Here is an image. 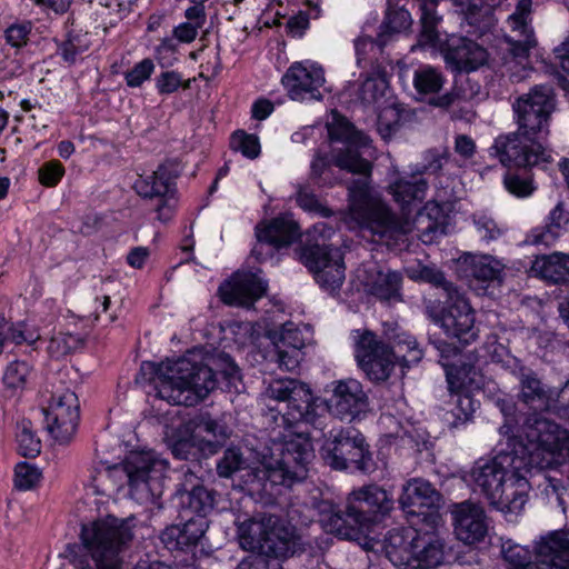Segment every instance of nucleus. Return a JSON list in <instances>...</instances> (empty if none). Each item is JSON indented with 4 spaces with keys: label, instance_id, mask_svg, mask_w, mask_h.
<instances>
[{
    "label": "nucleus",
    "instance_id": "1",
    "mask_svg": "<svg viewBox=\"0 0 569 569\" xmlns=\"http://www.w3.org/2000/svg\"><path fill=\"white\" fill-rule=\"evenodd\" d=\"M331 141L342 142L343 147L333 150L335 166L341 170L360 174L348 187L350 199V219L362 232H369L375 241L398 239L412 230L408 219L397 216L390 207L370 190L369 180L372 171L370 161L363 158L360 149L369 144V139L356 130L343 116L332 111L327 122Z\"/></svg>",
    "mask_w": 569,
    "mask_h": 569
},
{
    "label": "nucleus",
    "instance_id": "2",
    "mask_svg": "<svg viewBox=\"0 0 569 569\" xmlns=\"http://www.w3.org/2000/svg\"><path fill=\"white\" fill-rule=\"evenodd\" d=\"M331 397L323 402L315 398L309 386L291 378L272 380L264 390V397L277 401L276 407H269L268 416L274 425L272 430H290L301 425L315 429L323 428L322 411L327 410L340 420L352 421L368 409V396L362 385L356 379L333 382Z\"/></svg>",
    "mask_w": 569,
    "mask_h": 569
},
{
    "label": "nucleus",
    "instance_id": "3",
    "mask_svg": "<svg viewBox=\"0 0 569 569\" xmlns=\"http://www.w3.org/2000/svg\"><path fill=\"white\" fill-rule=\"evenodd\" d=\"M543 456L521 437L508 438L507 449L492 459H479L470 470V480L499 511L517 513L527 502L528 476L542 468Z\"/></svg>",
    "mask_w": 569,
    "mask_h": 569
},
{
    "label": "nucleus",
    "instance_id": "4",
    "mask_svg": "<svg viewBox=\"0 0 569 569\" xmlns=\"http://www.w3.org/2000/svg\"><path fill=\"white\" fill-rule=\"evenodd\" d=\"M141 371L152 375L157 396L174 406H196L217 387L216 373L197 351L158 365L143 362Z\"/></svg>",
    "mask_w": 569,
    "mask_h": 569
},
{
    "label": "nucleus",
    "instance_id": "5",
    "mask_svg": "<svg viewBox=\"0 0 569 569\" xmlns=\"http://www.w3.org/2000/svg\"><path fill=\"white\" fill-rule=\"evenodd\" d=\"M132 539L126 520L116 517L83 525L80 542L68 545L66 558L74 569H120V552Z\"/></svg>",
    "mask_w": 569,
    "mask_h": 569
},
{
    "label": "nucleus",
    "instance_id": "6",
    "mask_svg": "<svg viewBox=\"0 0 569 569\" xmlns=\"http://www.w3.org/2000/svg\"><path fill=\"white\" fill-rule=\"evenodd\" d=\"M306 433L307 431L301 430L286 436L279 430L278 438H282V441L274 445L279 458L261 462L244 476L246 485L251 491L273 495L274 487H291L307 478L308 465L315 455Z\"/></svg>",
    "mask_w": 569,
    "mask_h": 569
},
{
    "label": "nucleus",
    "instance_id": "7",
    "mask_svg": "<svg viewBox=\"0 0 569 569\" xmlns=\"http://www.w3.org/2000/svg\"><path fill=\"white\" fill-rule=\"evenodd\" d=\"M237 537L244 550L274 559L291 557L302 551L299 539L281 526L279 518L273 515L240 522Z\"/></svg>",
    "mask_w": 569,
    "mask_h": 569
},
{
    "label": "nucleus",
    "instance_id": "8",
    "mask_svg": "<svg viewBox=\"0 0 569 569\" xmlns=\"http://www.w3.org/2000/svg\"><path fill=\"white\" fill-rule=\"evenodd\" d=\"M335 232L326 222L316 223L308 232L316 239L319 236L322 242L307 240L299 251L300 261L313 273L317 283L325 290L335 292L342 286L345 274L343 258L339 249L326 244V239Z\"/></svg>",
    "mask_w": 569,
    "mask_h": 569
},
{
    "label": "nucleus",
    "instance_id": "9",
    "mask_svg": "<svg viewBox=\"0 0 569 569\" xmlns=\"http://www.w3.org/2000/svg\"><path fill=\"white\" fill-rule=\"evenodd\" d=\"M506 569H569V529L548 532L529 548L513 543L502 547Z\"/></svg>",
    "mask_w": 569,
    "mask_h": 569
},
{
    "label": "nucleus",
    "instance_id": "10",
    "mask_svg": "<svg viewBox=\"0 0 569 569\" xmlns=\"http://www.w3.org/2000/svg\"><path fill=\"white\" fill-rule=\"evenodd\" d=\"M326 465L335 470H352L369 473L375 462L365 437L355 428L331 431L321 447Z\"/></svg>",
    "mask_w": 569,
    "mask_h": 569
},
{
    "label": "nucleus",
    "instance_id": "11",
    "mask_svg": "<svg viewBox=\"0 0 569 569\" xmlns=\"http://www.w3.org/2000/svg\"><path fill=\"white\" fill-rule=\"evenodd\" d=\"M512 109L520 132L542 142L549 133V119L555 110L553 90L550 86H536L519 97Z\"/></svg>",
    "mask_w": 569,
    "mask_h": 569
},
{
    "label": "nucleus",
    "instance_id": "12",
    "mask_svg": "<svg viewBox=\"0 0 569 569\" xmlns=\"http://www.w3.org/2000/svg\"><path fill=\"white\" fill-rule=\"evenodd\" d=\"M179 177L178 166L164 162L147 176H139L133 189L143 199L152 202L157 219L168 222L172 219L178 206L176 179Z\"/></svg>",
    "mask_w": 569,
    "mask_h": 569
},
{
    "label": "nucleus",
    "instance_id": "13",
    "mask_svg": "<svg viewBox=\"0 0 569 569\" xmlns=\"http://www.w3.org/2000/svg\"><path fill=\"white\" fill-rule=\"evenodd\" d=\"M489 156L498 159L503 167L527 168L548 163L551 153L543 143L531 136L515 132L499 134L488 149Z\"/></svg>",
    "mask_w": 569,
    "mask_h": 569
},
{
    "label": "nucleus",
    "instance_id": "14",
    "mask_svg": "<svg viewBox=\"0 0 569 569\" xmlns=\"http://www.w3.org/2000/svg\"><path fill=\"white\" fill-rule=\"evenodd\" d=\"M132 495L139 499L161 493L168 462L153 451H131L122 462Z\"/></svg>",
    "mask_w": 569,
    "mask_h": 569
},
{
    "label": "nucleus",
    "instance_id": "15",
    "mask_svg": "<svg viewBox=\"0 0 569 569\" xmlns=\"http://www.w3.org/2000/svg\"><path fill=\"white\" fill-rule=\"evenodd\" d=\"M441 495L427 480L415 478L407 481L402 487V493L399 497V503L403 512L408 516L411 527L428 523L432 528L437 527L440 516L433 510L439 506Z\"/></svg>",
    "mask_w": 569,
    "mask_h": 569
},
{
    "label": "nucleus",
    "instance_id": "16",
    "mask_svg": "<svg viewBox=\"0 0 569 569\" xmlns=\"http://www.w3.org/2000/svg\"><path fill=\"white\" fill-rule=\"evenodd\" d=\"M42 413L48 432L61 443L70 441L80 419L77 395L69 389L53 392Z\"/></svg>",
    "mask_w": 569,
    "mask_h": 569
},
{
    "label": "nucleus",
    "instance_id": "17",
    "mask_svg": "<svg viewBox=\"0 0 569 569\" xmlns=\"http://www.w3.org/2000/svg\"><path fill=\"white\" fill-rule=\"evenodd\" d=\"M355 357L369 379L387 380L392 371L390 348L370 330H353Z\"/></svg>",
    "mask_w": 569,
    "mask_h": 569
},
{
    "label": "nucleus",
    "instance_id": "18",
    "mask_svg": "<svg viewBox=\"0 0 569 569\" xmlns=\"http://www.w3.org/2000/svg\"><path fill=\"white\" fill-rule=\"evenodd\" d=\"M323 68L309 60L293 62L284 72L281 83L290 99L296 101L322 100Z\"/></svg>",
    "mask_w": 569,
    "mask_h": 569
},
{
    "label": "nucleus",
    "instance_id": "19",
    "mask_svg": "<svg viewBox=\"0 0 569 569\" xmlns=\"http://www.w3.org/2000/svg\"><path fill=\"white\" fill-rule=\"evenodd\" d=\"M562 417L568 428H562L540 415L530 416L523 426L526 441H529L533 448H538L542 456L569 450V406L563 409Z\"/></svg>",
    "mask_w": 569,
    "mask_h": 569
},
{
    "label": "nucleus",
    "instance_id": "20",
    "mask_svg": "<svg viewBox=\"0 0 569 569\" xmlns=\"http://www.w3.org/2000/svg\"><path fill=\"white\" fill-rule=\"evenodd\" d=\"M319 522L328 532L340 539L359 541L368 537L371 528L369 518L351 510V502L347 499L345 510H336L330 503L320 505Z\"/></svg>",
    "mask_w": 569,
    "mask_h": 569
},
{
    "label": "nucleus",
    "instance_id": "21",
    "mask_svg": "<svg viewBox=\"0 0 569 569\" xmlns=\"http://www.w3.org/2000/svg\"><path fill=\"white\" fill-rule=\"evenodd\" d=\"M257 242L251 250V257L258 262L271 258L276 250L290 246L299 238V226L296 221L278 217L264 227L256 228Z\"/></svg>",
    "mask_w": 569,
    "mask_h": 569
},
{
    "label": "nucleus",
    "instance_id": "22",
    "mask_svg": "<svg viewBox=\"0 0 569 569\" xmlns=\"http://www.w3.org/2000/svg\"><path fill=\"white\" fill-rule=\"evenodd\" d=\"M440 323L445 332L462 345H469L478 338L475 328V313L461 292L445 300Z\"/></svg>",
    "mask_w": 569,
    "mask_h": 569
},
{
    "label": "nucleus",
    "instance_id": "23",
    "mask_svg": "<svg viewBox=\"0 0 569 569\" xmlns=\"http://www.w3.org/2000/svg\"><path fill=\"white\" fill-rule=\"evenodd\" d=\"M459 273L469 287L479 295H485L490 284L502 282L503 264L489 254L465 253L460 257Z\"/></svg>",
    "mask_w": 569,
    "mask_h": 569
},
{
    "label": "nucleus",
    "instance_id": "24",
    "mask_svg": "<svg viewBox=\"0 0 569 569\" xmlns=\"http://www.w3.org/2000/svg\"><path fill=\"white\" fill-rule=\"evenodd\" d=\"M531 0H518L513 13L507 20L510 33L506 36V40L511 54L518 59L527 58L537 43L531 27Z\"/></svg>",
    "mask_w": 569,
    "mask_h": 569
},
{
    "label": "nucleus",
    "instance_id": "25",
    "mask_svg": "<svg viewBox=\"0 0 569 569\" xmlns=\"http://www.w3.org/2000/svg\"><path fill=\"white\" fill-rule=\"evenodd\" d=\"M256 272H238L231 281L220 286L221 300L229 306L251 307L267 291V282Z\"/></svg>",
    "mask_w": 569,
    "mask_h": 569
},
{
    "label": "nucleus",
    "instance_id": "26",
    "mask_svg": "<svg viewBox=\"0 0 569 569\" xmlns=\"http://www.w3.org/2000/svg\"><path fill=\"white\" fill-rule=\"evenodd\" d=\"M412 536V569H428L440 565L445 556L443 539L436 531V527L428 523L411 527Z\"/></svg>",
    "mask_w": 569,
    "mask_h": 569
},
{
    "label": "nucleus",
    "instance_id": "27",
    "mask_svg": "<svg viewBox=\"0 0 569 569\" xmlns=\"http://www.w3.org/2000/svg\"><path fill=\"white\" fill-rule=\"evenodd\" d=\"M455 533L466 545L483 540L488 526L483 509L473 502L463 501L451 508Z\"/></svg>",
    "mask_w": 569,
    "mask_h": 569
},
{
    "label": "nucleus",
    "instance_id": "28",
    "mask_svg": "<svg viewBox=\"0 0 569 569\" xmlns=\"http://www.w3.org/2000/svg\"><path fill=\"white\" fill-rule=\"evenodd\" d=\"M189 427L202 456L214 455L231 435V429L222 419L212 418L208 412L199 413L191 419Z\"/></svg>",
    "mask_w": 569,
    "mask_h": 569
},
{
    "label": "nucleus",
    "instance_id": "29",
    "mask_svg": "<svg viewBox=\"0 0 569 569\" xmlns=\"http://www.w3.org/2000/svg\"><path fill=\"white\" fill-rule=\"evenodd\" d=\"M446 62L456 71L470 72L487 61V51L475 41L451 37L443 51Z\"/></svg>",
    "mask_w": 569,
    "mask_h": 569
},
{
    "label": "nucleus",
    "instance_id": "30",
    "mask_svg": "<svg viewBox=\"0 0 569 569\" xmlns=\"http://www.w3.org/2000/svg\"><path fill=\"white\" fill-rule=\"evenodd\" d=\"M208 527L207 518L190 517L183 523L167 527L160 540L168 550H190L200 543Z\"/></svg>",
    "mask_w": 569,
    "mask_h": 569
},
{
    "label": "nucleus",
    "instance_id": "31",
    "mask_svg": "<svg viewBox=\"0 0 569 569\" xmlns=\"http://www.w3.org/2000/svg\"><path fill=\"white\" fill-rule=\"evenodd\" d=\"M348 499L351 502V510L369 518L371 525L376 522L378 515H387L393 506L392 498L377 485H368L356 489L349 493Z\"/></svg>",
    "mask_w": 569,
    "mask_h": 569
},
{
    "label": "nucleus",
    "instance_id": "32",
    "mask_svg": "<svg viewBox=\"0 0 569 569\" xmlns=\"http://www.w3.org/2000/svg\"><path fill=\"white\" fill-rule=\"evenodd\" d=\"M197 477L192 472L184 473V481L177 489L180 495L182 507V518H187V512L194 513L193 517H207L213 510L216 503V493L204 486L194 483Z\"/></svg>",
    "mask_w": 569,
    "mask_h": 569
},
{
    "label": "nucleus",
    "instance_id": "33",
    "mask_svg": "<svg viewBox=\"0 0 569 569\" xmlns=\"http://www.w3.org/2000/svg\"><path fill=\"white\" fill-rule=\"evenodd\" d=\"M519 381L518 399L533 410L548 407L550 400L549 388L539 379L530 368L520 366L513 370Z\"/></svg>",
    "mask_w": 569,
    "mask_h": 569
},
{
    "label": "nucleus",
    "instance_id": "34",
    "mask_svg": "<svg viewBox=\"0 0 569 569\" xmlns=\"http://www.w3.org/2000/svg\"><path fill=\"white\" fill-rule=\"evenodd\" d=\"M428 189V181L417 170L411 173L399 176L389 186V191L395 201L400 203L402 207L415 202H422Z\"/></svg>",
    "mask_w": 569,
    "mask_h": 569
},
{
    "label": "nucleus",
    "instance_id": "35",
    "mask_svg": "<svg viewBox=\"0 0 569 569\" xmlns=\"http://www.w3.org/2000/svg\"><path fill=\"white\" fill-rule=\"evenodd\" d=\"M531 270L536 276L549 282H567L569 280V254L553 252L536 257Z\"/></svg>",
    "mask_w": 569,
    "mask_h": 569
},
{
    "label": "nucleus",
    "instance_id": "36",
    "mask_svg": "<svg viewBox=\"0 0 569 569\" xmlns=\"http://www.w3.org/2000/svg\"><path fill=\"white\" fill-rule=\"evenodd\" d=\"M390 355L392 359V368L396 363L402 368H410L417 365L423 357V351L420 348L417 339L405 331L393 333L390 338Z\"/></svg>",
    "mask_w": 569,
    "mask_h": 569
},
{
    "label": "nucleus",
    "instance_id": "37",
    "mask_svg": "<svg viewBox=\"0 0 569 569\" xmlns=\"http://www.w3.org/2000/svg\"><path fill=\"white\" fill-rule=\"evenodd\" d=\"M449 390L451 392H471L480 389L482 377L477 368L471 363L443 362Z\"/></svg>",
    "mask_w": 569,
    "mask_h": 569
},
{
    "label": "nucleus",
    "instance_id": "38",
    "mask_svg": "<svg viewBox=\"0 0 569 569\" xmlns=\"http://www.w3.org/2000/svg\"><path fill=\"white\" fill-rule=\"evenodd\" d=\"M412 536L398 529L388 532L385 539V551L396 567H409L412 563Z\"/></svg>",
    "mask_w": 569,
    "mask_h": 569
},
{
    "label": "nucleus",
    "instance_id": "39",
    "mask_svg": "<svg viewBox=\"0 0 569 569\" xmlns=\"http://www.w3.org/2000/svg\"><path fill=\"white\" fill-rule=\"evenodd\" d=\"M402 277L397 271H377L368 283V291L382 301H399Z\"/></svg>",
    "mask_w": 569,
    "mask_h": 569
},
{
    "label": "nucleus",
    "instance_id": "40",
    "mask_svg": "<svg viewBox=\"0 0 569 569\" xmlns=\"http://www.w3.org/2000/svg\"><path fill=\"white\" fill-rule=\"evenodd\" d=\"M412 23L411 14L403 8L389 9L377 36L378 47L383 48L395 33L407 30Z\"/></svg>",
    "mask_w": 569,
    "mask_h": 569
},
{
    "label": "nucleus",
    "instance_id": "41",
    "mask_svg": "<svg viewBox=\"0 0 569 569\" xmlns=\"http://www.w3.org/2000/svg\"><path fill=\"white\" fill-rule=\"evenodd\" d=\"M445 76L437 68L425 64L415 70L413 87L421 96L436 94L445 84Z\"/></svg>",
    "mask_w": 569,
    "mask_h": 569
},
{
    "label": "nucleus",
    "instance_id": "42",
    "mask_svg": "<svg viewBox=\"0 0 569 569\" xmlns=\"http://www.w3.org/2000/svg\"><path fill=\"white\" fill-rule=\"evenodd\" d=\"M256 467H248L247 459L243 457L242 451L239 448H228L224 450L223 456L217 462V472L219 477L230 478L236 472L246 471L241 478L246 483V477L248 471Z\"/></svg>",
    "mask_w": 569,
    "mask_h": 569
},
{
    "label": "nucleus",
    "instance_id": "43",
    "mask_svg": "<svg viewBox=\"0 0 569 569\" xmlns=\"http://www.w3.org/2000/svg\"><path fill=\"white\" fill-rule=\"evenodd\" d=\"M457 396L456 406L452 410L446 413V421L450 428H458L472 419L477 408V402L471 397L470 392H455Z\"/></svg>",
    "mask_w": 569,
    "mask_h": 569
},
{
    "label": "nucleus",
    "instance_id": "44",
    "mask_svg": "<svg viewBox=\"0 0 569 569\" xmlns=\"http://www.w3.org/2000/svg\"><path fill=\"white\" fill-rule=\"evenodd\" d=\"M437 0H419L421 11V39L433 44L438 40L437 24L440 18L436 14Z\"/></svg>",
    "mask_w": 569,
    "mask_h": 569
},
{
    "label": "nucleus",
    "instance_id": "45",
    "mask_svg": "<svg viewBox=\"0 0 569 569\" xmlns=\"http://www.w3.org/2000/svg\"><path fill=\"white\" fill-rule=\"evenodd\" d=\"M502 182L505 189L517 198L530 197L536 190L532 177L528 171L508 170L503 176Z\"/></svg>",
    "mask_w": 569,
    "mask_h": 569
},
{
    "label": "nucleus",
    "instance_id": "46",
    "mask_svg": "<svg viewBox=\"0 0 569 569\" xmlns=\"http://www.w3.org/2000/svg\"><path fill=\"white\" fill-rule=\"evenodd\" d=\"M30 372L31 367L26 361L16 360L7 366L2 380L11 396L24 389Z\"/></svg>",
    "mask_w": 569,
    "mask_h": 569
},
{
    "label": "nucleus",
    "instance_id": "47",
    "mask_svg": "<svg viewBox=\"0 0 569 569\" xmlns=\"http://www.w3.org/2000/svg\"><path fill=\"white\" fill-rule=\"evenodd\" d=\"M18 452L23 457L34 458L41 451V441L32 430L31 422L23 420L18 425Z\"/></svg>",
    "mask_w": 569,
    "mask_h": 569
},
{
    "label": "nucleus",
    "instance_id": "48",
    "mask_svg": "<svg viewBox=\"0 0 569 569\" xmlns=\"http://www.w3.org/2000/svg\"><path fill=\"white\" fill-rule=\"evenodd\" d=\"M272 340L274 348L286 347L302 351L306 345L301 330L293 322L284 323L279 332H274Z\"/></svg>",
    "mask_w": 569,
    "mask_h": 569
},
{
    "label": "nucleus",
    "instance_id": "49",
    "mask_svg": "<svg viewBox=\"0 0 569 569\" xmlns=\"http://www.w3.org/2000/svg\"><path fill=\"white\" fill-rule=\"evenodd\" d=\"M387 87L388 83L385 76L381 73H372L362 82L359 97L366 104L373 103L385 94Z\"/></svg>",
    "mask_w": 569,
    "mask_h": 569
},
{
    "label": "nucleus",
    "instance_id": "50",
    "mask_svg": "<svg viewBox=\"0 0 569 569\" xmlns=\"http://www.w3.org/2000/svg\"><path fill=\"white\" fill-rule=\"evenodd\" d=\"M419 279L431 283L437 289H440L446 296V299H449L460 292L451 281L446 279L443 272L435 267H421L419 269Z\"/></svg>",
    "mask_w": 569,
    "mask_h": 569
},
{
    "label": "nucleus",
    "instance_id": "51",
    "mask_svg": "<svg viewBox=\"0 0 569 569\" xmlns=\"http://www.w3.org/2000/svg\"><path fill=\"white\" fill-rule=\"evenodd\" d=\"M33 24L29 20H17L4 30V40L12 48L21 49L27 46Z\"/></svg>",
    "mask_w": 569,
    "mask_h": 569
},
{
    "label": "nucleus",
    "instance_id": "52",
    "mask_svg": "<svg viewBox=\"0 0 569 569\" xmlns=\"http://www.w3.org/2000/svg\"><path fill=\"white\" fill-rule=\"evenodd\" d=\"M230 144L232 149L240 151L249 159H256L260 154V142L257 136L242 130L232 133Z\"/></svg>",
    "mask_w": 569,
    "mask_h": 569
},
{
    "label": "nucleus",
    "instance_id": "53",
    "mask_svg": "<svg viewBox=\"0 0 569 569\" xmlns=\"http://www.w3.org/2000/svg\"><path fill=\"white\" fill-rule=\"evenodd\" d=\"M41 479V471L33 465L20 462L14 469V486L19 490H30Z\"/></svg>",
    "mask_w": 569,
    "mask_h": 569
},
{
    "label": "nucleus",
    "instance_id": "54",
    "mask_svg": "<svg viewBox=\"0 0 569 569\" xmlns=\"http://www.w3.org/2000/svg\"><path fill=\"white\" fill-rule=\"evenodd\" d=\"M297 203L305 211L315 212L321 217H330L332 214V211L319 201L309 186H299Z\"/></svg>",
    "mask_w": 569,
    "mask_h": 569
},
{
    "label": "nucleus",
    "instance_id": "55",
    "mask_svg": "<svg viewBox=\"0 0 569 569\" xmlns=\"http://www.w3.org/2000/svg\"><path fill=\"white\" fill-rule=\"evenodd\" d=\"M180 87L188 89L190 80L183 81L182 76L178 71H164L156 79V88L160 94L173 93Z\"/></svg>",
    "mask_w": 569,
    "mask_h": 569
},
{
    "label": "nucleus",
    "instance_id": "56",
    "mask_svg": "<svg viewBox=\"0 0 569 569\" xmlns=\"http://www.w3.org/2000/svg\"><path fill=\"white\" fill-rule=\"evenodd\" d=\"M154 70V63L151 59L146 58L136 63L132 69L124 73L126 83L130 88L140 87L148 80Z\"/></svg>",
    "mask_w": 569,
    "mask_h": 569
},
{
    "label": "nucleus",
    "instance_id": "57",
    "mask_svg": "<svg viewBox=\"0 0 569 569\" xmlns=\"http://www.w3.org/2000/svg\"><path fill=\"white\" fill-rule=\"evenodd\" d=\"M332 164H335L333 156L329 158L327 153L318 150L310 164V179L318 186L327 184L328 181L323 176Z\"/></svg>",
    "mask_w": 569,
    "mask_h": 569
},
{
    "label": "nucleus",
    "instance_id": "58",
    "mask_svg": "<svg viewBox=\"0 0 569 569\" xmlns=\"http://www.w3.org/2000/svg\"><path fill=\"white\" fill-rule=\"evenodd\" d=\"M39 181L46 187H54L64 174V168L59 161H49L42 164L39 170Z\"/></svg>",
    "mask_w": 569,
    "mask_h": 569
},
{
    "label": "nucleus",
    "instance_id": "59",
    "mask_svg": "<svg viewBox=\"0 0 569 569\" xmlns=\"http://www.w3.org/2000/svg\"><path fill=\"white\" fill-rule=\"evenodd\" d=\"M86 49L87 47L81 44V40L78 34L69 33L68 38L59 44L58 53L66 62L74 63L77 57Z\"/></svg>",
    "mask_w": 569,
    "mask_h": 569
},
{
    "label": "nucleus",
    "instance_id": "60",
    "mask_svg": "<svg viewBox=\"0 0 569 569\" xmlns=\"http://www.w3.org/2000/svg\"><path fill=\"white\" fill-rule=\"evenodd\" d=\"M473 221L477 231L487 242L498 239L502 233V230L491 217L486 214H475Z\"/></svg>",
    "mask_w": 569,
    "mask_h": 569
},
{
    "label": "nucleus",
    "instance_id": "61",
    "mask_svg": "<svg viewBox=\"0 0 569 569\" xmlns=\"http://www.w3.org/2000/svg\"><path fill=\"white\" fill-rule=\"evenodd\" d=\"M171 452L177 459L188 460L197 457L198 445L193 440V432L190 430L188 438H180L172 442Z\"/></svg>",
    "mask_w": 569,
    "mask_h": 569
},
{
    "label": "nucleus",
    "instance_id": "62",
    "mask_svg": "<svg viewBox=\"0 0 569 569\" xmlns=\"http://www.w3.org/2000/svg\"><path fill=\"white\" fill-rule=\"evenodd\" d=\"M276 355L279 367L287 371H293L302 360V351L300 349L276 348Z\"/></svg>",
    "mask_w": 569,
    "mask_h": 569
},
{
    "label": "nucleus",
    "instance_id": "63",
    "mask_svg": "<svg viewBox=\"0 0 569 569\" xmlns=\"http://www.w3.org/2000/svg\"><path fill=\"white\" fill-rule=\"evenodd\" d=\"M443 154L436 150H429L425 156V163L416 170L423 177L426 173L437 174L443 167Z\"/></svg>",
    "mask_w": 569,
    "mask_h": 569
},
{
    "label": "nucleus",
    "instance_id": "64",
    "mask_svg": "<svg viewBox=\"0 0 569 569\" xmlns=\"http://www.w3.org/2000/svg\"><path fill=\"white\" fill-rule=\"evenodd\" d=\"M543 491L548 497L556 496L558 505L562 507L563 495L569 491V488L562 483L561 479L545 476Z\"/></svg>",
    "mask_w": 569,
    "mask_h": 569
}]
</instances>
